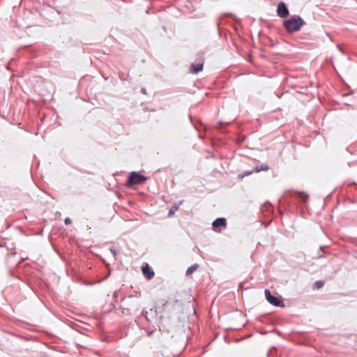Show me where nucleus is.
<instances>
[{"label":"nucleus","mask_w":357,"mask_h":357,"mask_svg":"<svg viewBox=\"0 0 357 357\" xmlns=\"http://www.w3.org/2000/svg\"><path fill=\"white\" fill-rule=\"evenodd\" d=\"M110 251L112 252L113 255L115 256L116 252L114 248H110Z\"/></svg>","instance_id":"obj_15"},{"label":"nucleus","mask_w":357,"mask_h":357,"mask_svg":"<svg viewBox=\"0 0 357 357\" xmlns=\"http://www.w3.org/2000/svg\"><path fill=\"white\" fill-rule=\"evenodd\" d=\"M299 198L302 200L303 203H306L308 200V195L304 193H299Z\"/></svg>","instance_id":"obj_11"},{"label":"nucleus","mask_w":357,"mask_h":357,"mask_svg":"<svg viewBox=\"0 0 357 357\" xmlns=\"http://www.w3.org/2000/svg\"><path fill=\"white\" fill-rule=\"evenodd\" d=\"M202 69H203V63H202L191 64L190 71L192 73H197L202 71Z\"/></svg>","instance_id":"obj_7"},{"label":"nucleus","mask_w":357,"mask_h":357,"mask_svg":"<svg viewBox=\"0 0 357 357\" xmlns=\"http://www.w3.org/2000/svg\"><path fill=\"white\" fill-rule=\"evenodd\" d=\"M144 275L149 279H151L154 275V272L150 268L148 264L142 267Z\"/></svg>","instance_id":"obj_6"},{"label":"nucleus","mask_w":357,"mask_h":357,"mask_svg":"<svg viewBox=\"0 0 357 357\" xmlns=\"http://www.w3.org/2000/svg\"><path fill=\"white\" fill-rule=\"evenodd\" d=\"M141 92H142V93H144V94H146V93H146V89H144V88H142V89H141Z\"/></svg>","instance_id":"obj_16"},{"label":"nucleus","mask_w":357,"mask_h":357,"mask_svg":"<svg viewBox=\"0 0 357 357\" xmlns=\"http://www.w3.org/2000/svg\"><path fill=\"white\" fill-rule=\"evenodd\" d=\"M254 169L252 170H248V171H244L241 174H238V177L240 179L243 178L245 176L251 175L252 173H254Z\"/></svg>","instance_id":"obj_9"},{"label":"nucleus","mask_w":357,"mask_h":357,"mask_svg":"<svg viewBox=\"0 0 357 357\" xmlns=\"http://www.w3.org/2000/svg\"><path fill=\"white\" fill-rule=\"evenodd\" d=\"M304 24V20L300 16H294L290 19L284 20L283 22V26L288 32L293 33L300 30Z\"/></svg>","instance_id":"obj_1"},{"label":"nucleus","mask_w":357,"mask_h":357,"mask_svg":"<svg viewBox=\"0 0 357 357\" xmlns=\"http://www.w3.org/2000/svg\"><path fill=\"white\" fill-rule=\"evenodd\" d=\"M324 282L322 281H317L314 283V289H320L323 287Z\"/></svg>","instance_id":"obj_12"},{"label":"nucleus","mask_w":357,"mask_h":357,"mask_svg":"<svg viewBox=\"0 0 357 357\" xmlns=\"http://www.w3.org/2000/svg\"><path fill=\"white\" fill-rule=\"evenodd\" d=\"M71 220L69 218H66L65 220H64V223L68 225H70L71 224Z\"/></svg>","instance_id":"obj_14"},{"label":"nucleus","mask_w":357,"mask_h":357,"mask_svg":"<svg viewBox=\"0 0 357 357\" xmlns=\"http://www.w3.org/2000/svg\"><path fill=\"white\" fill-rule=\"evenodd\" d=\"M178 206L172 207V208L169 210L168 215H169V216L172 215L175 213V211H176L178 210Z\"/></svg>","instance_id":"obj_13"},{"label":"nucleus","mask_w":357,"mask_h":357,"mask_svg":"<svg viewBox=\"0 0 357 357\" xmlns=\"http://www.w3.org/2000/svg\"><path fill=\"white\" fill-rule=\"evenodd\" d=\"M153 333V331H151L149 333V336H151L152 335V333Z\"/></svg>","instance_id":"obj_17"},{"label":"nucleus","mask_w":357,"mask_h":357,"mask_svg":"<svg viewBox=\"0 0 357 357\" xmlns=\"http://www.w3.org/2000/svg\"><path fill=\"white\" fill-rule=\"evenodd\" d=\"M147 180V178L138 172H132L130 173L128 179V185H139L143 183L144 181Z\"/></svg>","instance_id":"obj_2"},{"label":"nucleus","mask_w":357,"mask_h":357,"mask_svg":"<svg viewBox=\"0 0 357 357\" xmlns=\"http://www.w3.org/2000/svg\"><path fill=\"white\" fill-rule=\"evenodd\" d=\"M277 14L279 17L284 18L289 15V10L284 2H280L278 5Z\"/></svg>","instance_id":"obj_4"},{"label":"nucleus","mask_w":357,"mask_h":357,"mask_svg":"<svg viewBox=\"0 0 357 357\" xmlns=\"http://www.w3.org/2000/svg\"><path fill=\"white\" fill-rule=\"evenodd\" d=\"M213 227L214 228H217L218 227H226L227 226V221L225 218H218L215 219L212 224Z\"/></svg>","instance_id":"obj_5"},{"label":"nucleus","mask_w":357,"mask_h":357,"mask_svg":"<svg viewBox=\"0 0 357 357\" xmlns=\"http://www.w3.org/2000/svg\"><path fill=\"white\" fill-rule=\"evenodd\" d=\"M269 169H270V167L268 165L261 164V165L255 166V167L253 169H254L255 172H259L261 171H265V172L268 171V170H269Z\"/></svg>","instance_id":"obj_8"},{"label":"nucleus","mask_w":357,"mask_h":357,"mask_svg":"<svg viewBox=\"0 0 357 357\" xmlns=\"http://www.w3.org/2000/svg\"><path fill=\"white\" fill-rule=\"evenodd\" d=\"M264 293L266 298L269 303L277 307L284 306L283 301L280 298L271 295V291L268 289H265Z\"/></svg>","instance_id":"obj_3"},{"label":"nucleus","mask_w":357,"mask_h":357,"mask_svg":"<svg viewBox=\"0 0 357 357\" xmlns=\"http://www.w3.org/2000/svg\"><path fill=\"white\" fill-rule=\"evenodd\" d=\"M219 123H220V125L223 124V123H222V121H220V122H219Z\"/></svg>","instance_id":"obj_18"},{"label":"nucleus","mask_w":357,"mask_h":357,"mask_svg":"<svg viewBox=\"0 0 357 357\" xmlns=\"http://www.w3.org/2000/svg\"><path fill=\"white\" fill-rule=\"evenodd\" d=\"M198 268V265L197 264H194V265H192L191 266H190L187 271H186V275H190V274H192V273H194L197 268Z\"/></svg>","instance_id":"obj_10"}]
</instances>
